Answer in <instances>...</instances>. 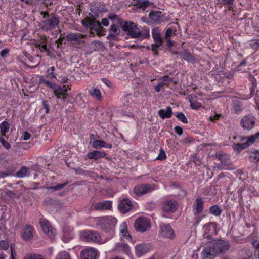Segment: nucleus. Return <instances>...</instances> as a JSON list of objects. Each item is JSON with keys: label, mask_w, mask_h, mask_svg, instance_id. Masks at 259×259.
Masks as SVG:
<instances>
[{"label": "nucleus", "mask_w": 259, "mask_h": 259, "mask_svg": "<svg viewBox=\"0 0 259 259\" xmlns=\"http://www.w3.org/2000/svg\"><path fill=\"white\" fill-rule=\"evenodd\" d=\"M226 246L222 240H215L209 242L201 253L202 259H212L220 254Z\"/></svg>", "instance_id": "1"}, {"label": "nucleus", "mask_w": 259, "mask_h": 259, "mask_svg": "<svg viewBox=\"0 0 259 259\" xmlns=\"http://www.w3.org/2000/svg\"><path fill=\"white\" fill-rule=\"evenodd\" d=\"M108 18L111 20H117L122 29L131 37H137L140 35V32L137 29V25L131 21H124L118 15L111 13Z\"/></svg>", "instance_id": "2"}, {"label": "nucleus", "mask_w": 259, "mask_h": 259, "mask_svg": "<svg viewBox=\"0 0 259 259\" xmlns=\"http://www.w3.org/2000/svg\"><path fill=\"white\" fill-rule=\"evenodd\" d=\"M80 238L83 241L100 244H104L107 242V239L102 238L100 233L90 230H85L80 232Z\"/></svg>", "instance_id": "3"}, {"label": "nucleus", "mask_w": 259, "mask_h": 259, "mask_svg": "<svg viewBox=\"0 0 259 259\" xmlns=\"http://www.w3.org/2000/svg\"><path fill=\"white\" fill-rule=\"evenodd\" d=\"M100 252L93 247H89L81 251V259H99Z\"/></svg>", "instance_id": "4"}, {"label": "nucleus", "mask_w": 259, "mask_h": 259, "mask_svg": "<svg viewBox=\"0 0 259 259\" xmlns=\"http://www.w3.org/2000/svg\"><path fill=\"white\" fill-rule=\"evenodd\" d=\"M97 226H114L116 224L117 220L113 217H102L95 219Z\"/></svg>", "instance_id": "5"}, {"label": "nucleus", "mask_w": 259, "mask_h": 259, "mask_svg": "<svg viewBox=\"0 0 259 259\" xmlns=\"http://www.w3.org/2000/svg\"><path fill=\"white\" fill-rule=\"evenodd\" d=\"M59 23V20L58 18L54 16H51L42 21L43 29L47 30L55 28Z\"/></svg>", "instance_id": "6"}, {"label": "nucleus", "mask_w": 259, "mask_h": 259, "mask_svg": "<svg viewBox=\"0 0 259 259\" xmlns=\"http://www.w3.org/2000/svg\"><path fill=\"white\" fill-rule=\"evenodd\" d=\"M240 123L244 130H250L254 125L255 118L250 115L245 116L241 119Z\"/></svg>", "instance_id": "7"}, {"label": "nucleus", "mask_w": 259, "mask_h": 259, "mask_svg": "<svg viewBox=\"0 0 259 259\" xmlns=\"http://www.w3.org/2000/svg\"><path fill=\"white\" fill-rule=\"evenodd\" d=\"M119 25L113 24H112L109 29V34L107 36V39L109 40H112L114 41L118 40L117 35H119L120 30L119 28Z\"/></svg>", "instance_id": "8"}, {"label": "nucleus", "mask_w": 259, "mask_h": 259, "mask_svg": "<svg viewBox=\"0 0 259 259\" xmlns=\"http://www.w3.org/2000/svg\"><path fill=\"white\" fill-rule=\"evenodd\" d=\"M132 208V203L128 199H123L122 200L118 205V209L120 211L124 214L131 210Z\"/></svg>", "instance_id": "9"}, {"label": "nucleus", "mask_w": 259, "mask_h": 259, "mask_svg": "<svg viewBox=\"0 0 259 259\" xmlns=\"http://www.w3.org/2000/svg\"><path fill=\"white\" fill-rule=\"evenodd\" d=\"M150 245L149 244L142 243L135 246L136 254L138 257H141L145 253L150 251Z\"/></svg>", "instance_id": "10"}, {"label": "nucleus", "mask_w": 259, "mask_h": 259, "mask_svg": "<svg viewBox=\"0 0 259 259\" xmlns=\"http://www.w3.org/2000/svg\"><path fill=\"white\" fill-rule=\"evenodd\" d=\"M152 190L150 184H144L136 186L134 188V192L137 195H143L146 194Z\"/></svg>", "instance_id": "11"}, {"label": "nucleus", "mask_w": 259, "mask_h": 259, "mask_svg": "<svg viewBox=\"0 0 259 259\" xmlns=\"http://www.w3.org/2000/svg\"><path fill=\"white\" fill-rule=\"evenodd\" d=\"M178 204L176 201H166L163 204V209L167 212L173 213L176 211Z\"/></svg>", "instance_id": "12"}, {"label": "nucleus", "mask_w": 259, "mask_h": 259, "mask_svg": "<svg viewBox=\"0 0 259 259\" xmlns=\"http://www.w3.org/2000/svg\"><path fill=\"white\" fill-rule=\"evenodd\" d=\"M115 250L123 252L128 256L132 257L131 248L127 244L124 243H117L115 246Z\"/></svg>", "instance_id": "13"}, {"label": "nucleus", "mask_w": 259, "mask_h": 259, "mask_svg": "<svg viewBox=\"0 0 259 259\" xmlns=\"http://www.w3.org/2000/svg\"><path fill=\"white\" fill-rule=\"evenodd\" d=\"M150 220L145 217H139L135 221L134 227H150Z\"/></svg>", "instance_id": "14"}, {"label": "nucleus", "mask_w": 259, "mask_h": 259, "mask_svg": "<svg viewBox=\"0 0 259 259\" xmlns=\"http://www.w3.org/2000/svg\"><path fill=\"white\" fill-rule=\"evenodd\" d=\"M62 240L64 242H68L74 237V233L72 228H63Z\"/></svg>", "instance_id": "15"}, {"label": "nucleus", "mask_w": 259, "mask_h": 259, "mask_svg": "<svg viewBox=\"0 0 259 259\" xmlns=\"http://www.w3.org/2000/svg\"><path fill=\"white\" fill-rule=\"evenodd\" d=\"M150 22L152 23H159L162 21V15L161 11H152L149 14Z\"/></svg>", "instance_id": "16"}, {"label": "nucleus", "mask_w": 259, "mask_h": 259, "mask_svg": "<svg viewBox=\"0 0 259 259\" xmlns=\"http://www.w3.org/2000/svg\"><path fill=\"white\" fill-rule=\"evenodd\" d=\"M152 36L155 43L152 45V50L155 51L162 45V39L160 33L154 30L152 31Z\"/></svg>", "instance_id": "17"}, {"label": "nucleus", "mask_w": 259, "mask_h": 259, "mask_svg": "<svg viewBox=\"0 0 259 259\" xmlns=\"http://www.w3.org/2000/svg\"><path fill=\"white\" fill-rule=\"evenodd\" d=\"M159 234L166 238L173 239L175 237V234L172 228H161Z\"/></svg>", "instance_id": "18"}, {"label": "nucleus", "mask_w": 259, "mask_h": 259, "mask_svg": "<svg viewBox=\"0 0 259 259\" xmlns=\"http://www.w3.org/2000/svg\"><path fill=\"white\" fill-rule=\"evenodd\" d=\"M112 207L111 202L109 201H106L95 204L94 209L96 210H108Z\"/></svg>", "instance_id": "19"}, {"label": "nucleus", "mask_w": 259, "mask_h": 259, "mask_svg": "<svg viewBox=\"0 0 259 259\" xmlns=\"http://www.w3.org/2000/svg\"><path fill=\"white\" fill-rule=\"evenodd\" d=\"M92 26L95 31L97 32V34L98 36H104L106 34L105 29L101 26L99 21H93Z\"/></svg>", "instance_id": "20"}, {"label": "nucleus", "mask_w": 259, "mask_h": 259, "mask_svg": "<svg viewBox=\"0 0 259 259\" xmlns=\"http://www.w3.org/2000/svg\"><path fill=\"white\" fill-rule=\"evenodd\" d=\"M114 234L115 230L113 228H104L101 236L102 238L107 239V242L114 236Z\"/></svg>", "instance_id": "21"}, {"label": "nucleus", "mask_w": 259, "mask_h": 259, "mask_svg": "<svg viewBox=\"0 0 259 259\" xmlns=\"http://www.w3.org/2000/svg\"><path fill=\"white\" fill-rule=\"evenodd\" d=\"M204 201L202 200L201 198H199L196 199L194 205L193 207L195 209V215L196 216L199 215V214L202 212L203 210V205Z\"/></svg>", "instance_id": "22"}, {"label": "nucleus", "mask_w": 259, "mask_h": 259, "mask_svg": "<svg viewBox=\"0 0 259 259\" xmlns=\"http://www.w3.org/2000/svg\"><path fill=\"white\" fill-rule=\"evenodd\" d=\"M106 153L105 152L95 150L87 154V156L89 159H94L95 160H97L99 159L104 157Z\"/></svg>", "instance_id": "23"}, {"label": "nucleus", "mask_w": 259, "mask_h": 259, "mask_svg": "<svg viewBox=\"0 0 259 259\" xmlns=\"http://www.w3.org/2000/svg\"><path fill=\"white\" fill-rule=\"evenodd\" d=\"M259 140V132L250 137H242L241 138V142L245 141L248 144V147L254 143L257 140Z\"/></svg>", "instance_id": "24"}, {"label": "nucleus", "mask_w": 259, "mask_h": 259, "mask_svg": "<svg viewBox=\"0 0 259 259\" xmlns=\"http://www.w3.org/2000/svg\"><path fill=\"white\" fill-rule=\"evenodd\" d=\"M21 235L24 240L26 241L30 240L34 235L33 228H24Z\"/></svg>", "instance_id": "25"}, {"label": "nucleus", "mask_w": 259, "mask_h": 259, "mask_svg": "<svg viewBox=\"0 0 259 259\" xmlns=\"http://www.w3.org/2000/svg\"><path fill=\"white\" fill-rule=\"evenodd\" d=\"M66 38L69 41L80 42L81 39L84 38V36L80 33H70L66 35Z\"/></svg>", "instance_id": "26"}, {"label": "nucleus", "mask_w": 259, "mask_h": 259, "mask_svg": "<svg viewBox=\"0 0 259 259\" xmlns=\"http://www.w3.org/2000/svg\"><path fill=\"white\" fill-rule=\"evenodd\" d=\"M46 43H47V38L46 37H44L43 38H42L41 39L40 42L37 45L36 48L40 49L41 52H46L47 55H49L50 53V50L47 47Z\"/></svg>", "instance_id": "27"}, {"label": "nucleus", "mask_w": 259, "mask_h": 259, "mask_svg": "<svg viewBox=\"0 0 259 259\" xmlns=\"http://www.w3.org/2000/svg\"><path fill=\"white\" fill-rule=\"evenodd\" d=\"M54 87L53 90L55 95H62L66 93L68 90H70V88L68 87V89L66 88L65 85L61 86L58 84H53Z\"/></svg>", "instance_id": "28"}, {"label": "nucleus", "mask_w": 259, "mask_h": 259, "mask_svg": "<svg viewBox=\"0 0 259 259\" xmlns=\"http://www.w3.org/2000/svg\"><path fill=\"white\" fill-rule=\"evenodd\" d=\"M172 109L170 107H167L165 110L160 109L158 111V114L162 119L170 118L172 115Z\"/></svg>", "instance_id": "29"}, {"label": "nucleus", "mask_w": 259, "mask_h": 259, "mask_svg": "<svg viewBox=\"0 0 259 259\" xmlns=\"http://www.w3.org/2000/svg\"><path fill=\"white\" fill-rule=\"evenodd\" d=\"M150 4L148 0H137L134 6L137 9L144 11Z\"/></svg>", "instance_id": "30"}, {"label": "nucleus", "mask_w": 259, "mask_h": 259, "mask_svg": "<svg viewBox=\"0 0 259 259\" xmlns=\"http://www.w3.org/2000/svg\"><path fill=\"white\" fill-rule=\"evenodd\" d=\"M92 48L95 51H104L105 48L103 43L99 40H95L91 44Z\"/></svg>", "instance_id": "31"}, {"label": "nucleus", "mask_w": 259, "mask_h": 259, "mask_svg": "<svg viewBox=\"0 0 259 259\" xmlns=\"http://www.w3.org/2000/svg\"><path fill=\"white\" fill-rule=\"evenodd\" d=\"M189 101L191 107L193 109H197L201 106V104L197 101V97L194 95L190 96Z\"/></svg>", "instance_id": "32"}, {"label": "nucleus", "mask_w": 259, "mask_h": 259, "mask_svg": "<svg viewBox=\"0 0 259 259\" xmlns=\"http://www.w3.org/2000/svg\"><path fill=\"white\" fill-rule=\"evenodd\" d=\"M182 57L184 60L189 62H193L195 60L194 57L191 55V53L187 50H184L182 51Z\"/></svg>", "instance_id": "33"}, {"label": "nucleus", "mask_w": 259, "mask_h": 259, "mask_svg": "<svg viewBox=\"0 0 259 259\" xmlns=\"http://www.w3.org/2000/svg\"><path fill=\"white\" fill-rule=\"evenodd\" d=\"M29 175V169L26 166H23L16 172L18 178H23Z\"/></svg>", "instance_id": "34"}, {"label": "nucleus", "mask_w": 259, "mask_h": 259, "mask_svg": "<svg viewBox=\"0 0 259 259\" xmlns=\"http://www.w3.org/2000/svg\"><path fill=\"white\" fill-rule=\"evenodd\" d=\"M10 124L7 121H4L0 124V130L2 135L6 136V134L9 131Z\"/></svg>", "instance_id": "35"}, {"label": "nucleus", "mask_w": 259, "mask_h": 259, "mask_svg": "<svg viewBox=\"0 0 259 259\" xmlns=\"http://www.w3.org/2000/svg\"><path fill=\"white\" fill-rule=\"evenodd\" d=\"M222 211V209L217 205L211 206L209 210V212L214 216L220 215Z\"/></svg>", "instance_id": "36"}, {"label": "nucleus", "mask_w": 259, "mask_h": 259, "mask_svg": "<svg viewBox=\"0 0 259 259\" xmlns=\"http://www.w3.org/2000/svg\"><path fill=\"white\" fill-rule=\"evenodd\" d=\"M90 94L95 97L97 99L100 100L102 99V96L100 90L98 89L92 88L90 90Z\"/></svg>", "instance_id": "37"}, {"label": "nucleus", "mask_w": 259, "mask_h": 259, "mask_svg": "<svg viewBox=\"0 0 259 259\" xmlns=\"http://www.w3.org/2000/svg\"><path fill=\"white\" fill-rule=\"evenodd\" d=\"M43 232L51 238L54 237L56 234L55 228H41Z\"/></svg>", "instance_id": "38"}, {"label": "nucleus", "mask_w": 259, "mask_h": 259, "mask_svg": "<svg viewBox=\"0 0 259 259\" xmlns=\"http://www.w3.org/2000/svg\"><path fill=\"white\" fill-rule=\"evenodd\" d=\"M68 183H69V182L66 181L63 184H57L54 186L47 187V189L49 190H54V191L60 190L62 189V188H63L64 187H65V186H66L68 184Z\"/></svg>", "instance_id": "39"}, {"label": "nucleus", "mask_w": 259, "mask_h": 259, "mask_svg": "<svg viewBox=\"0 0 259 259\" xmlns=\"http://www.w3.org/2000/svg\"><path fill=\"white\" fill-rule=\"evenodd\" d=\"M241 142V143H238L234 145L233 149H234V150L239 152L243 149H244L248 147V144H246L245 141H243Z\"/></svg>", "instance_id": "40"}, {"label": "nucleus", "mask_w": 259, "mask_h": 259, "mask_svg": "<svg viewBox=\"0 0 259 259\" xmlns=\"http://www.w3.org/2000/svg\"><path fill=\"white\" fill-rule=\"evenodd\" d=\"M120 235L121 237L127 240H132V238L131 235L127 230V228H123L122 229L120 230Z\"/></svg>", "instance_id": "41"}, {"label": "nucleus", "mask_w": 259, "mask_h": 259, "mask_svg": "<svg viewBox=\"0 0 259 259\" xmlns=\"http://www.w3.org/2000/svg\"><path fill=\"white\" fill-rule=\"evenodd\" d=\"M252 244L255 248L254 255L259 259V236L253 240Z\"/></svg>", "instance_id": "42"}, {"label": "nucleus", "mask_w": 259, "mask_h": 259, "mask_svg": "<svg viewBox=\"0 0 259 259\" xmlns=\"http://www.w3.org/2000/svg\"><path fill=\"white\" fill-rule=\"evenodd\" d=\"M137 29L140 32V35L137 37H132V38H141V39H144L146 38H148L150 37L149 30L148 29H145L144 31L143 32L138 27Z\"/></svg>", "instance_id": "43"}, {"label": "nucleus", "mask_w": 259, "mask_h": 259, "mask_svg": "<svg viewBox=\"0 0 259 259\" xmlns=\"http://www.w3.org/2000/svg\"><path fill=\"white\" fill-rule=\"evenodd\" d=\"M24 259H46L45 256L37 253H29L27 254Z\"/></svg>", "instance_id": "44"}, {"label": "nucleus", "mask_w": 259, "mask_h": 259, "mask_svg": "<svg viewBox=\"0 0 259 259\" xmlns=\"http://www.w3.org/2000/svg\"><path fill=\"white\" fill-rule=\"evenodd\" d=\"M105 142L99 140H95L92 141L93 147L96 149H100L104 147Z\"/></svg>", "instance_id": "45"}, {"label": "nucleus", "mask_w": 259, "mask_h": 259, "mask_svg": "<svg viewBox=\"0 0 259 259\" xmlns=\"http://www.w3.org/2000/svg\"><path fill=\"white\" fill-rule=\"evenodd\" d=\"M93 20H92L90 19H87L85 20H83L81 21L82 25L83 26L87 29H91V27H92V21Z\"/></svg>", "instance_id": "46"}, {"label": "nucleus", "mask_w": 259, "mask_h": 259, "mask_svg": "<svg viewBox=\"0 0 259 259\" xmlns=\"http://www.w3.org/2000/svg\"><path fill=\"white\" fill-rule=\"evenodd\" d=\"M56 259H71L68 252L66 251L60 252L57 255Z\"/></svg>", "instance_id": "47"}, {"label": "nucleus", "mask_w": 259, "mask_h": 259, "mask_svg": "<svg viewBox=\"0 0 259 259\" xmlns=\"http://www.w3.org/2000/svg\"><path fill=\"white\" fill-rule=\"evenodd\" d=\"M177 118L184 123L188 122L187 119L182 112L178 113L176 115Z\"/></svg>", "instance_id": "48"}, {"label": "nucleus", "mask_w": 259, "mask_h": 259, "mask_svg": "<svg viewBox=\"0 0 259 259\" xmlns=\"http://www.w3.org/2000/svg\"><path fill=\"white\" fill-rule=\"evenodd\" d=\"M250 45L253 49H257L259 48V36L257 37V39L252 40Z\"/></svg>", "instance_id": "49"}, {"label": "nucleus", "mask_w": 259, "mask_h": 259, "mask_svg": "<svg viewBox=\"0 0 259 259\" xmlns=\"http://www.w3.org/2000/svg\"><path fill=\"white\" fill-rule=\"evenodd\" d=\"M43 203L45 205H55L56 203V201L52 198H47L44 200Z\"/></svg>", "instance_id": "50"}, {"label": "nucleus", "mask_w": 259, "mask_h": 259, "mask_svg": "<svg viewBox=\"0 0 259 259\" xmlns=\"http://www.w3.org/2000/svg\"><path fill=\"white\" fill-rule=\"evenodd\" d=\"M172 81V78L166 75L162 78V81H161V82L163 83V85H168Z\"/></svg>", "instance_id": "51"}, {"label": "nucleus", "mask_w": 259, "mask_h": 259, "mask_svg": "<svg viewBox=\"0 0 259 259\" xmlns=\"http://www.w3.org/2000/svg\"><path fill=\"white\" fill-rule=\"evenodd\" d=\"M39 224L41 227H51L50 222L46 219H40L39 220Z\"/></svg>", "instance_id": "52"}, {"label": "nucleus", "mask_w": 259, "mask_h": 259, "mask_svg": "<svg viewBox=\"0 0 259 259\" xmlns=\"http://www.w3.org/2000/svg\"><path fill=\"white\" fill-rule=\"evenodd\" d=\"M0 142H1L2 145L6 149H9L11 147L10 143L7 142L3 137H0Z\"/></svg>", "instance_id": "53"}, {"label": "nucleus", "mask_w": 259, "mask_h": 259, "mask_svg": "<svg viewBox=\"0 0 259 259\" xmlns=\"http://www.w3.org/2000/svg\"><path fill=\"white\" fill-rule=\"evenodd\" d=\"M42 108L46 110V113H49L50 111V105L48 101L42 102Z\"/></svg>", "instance_id": "54"}, {"label": "nucleus", "mask_w": 259, "mask_h": 259, "mask_svg": "<svg viewBox=\"0 0 259 259\" xmlns=\"http://www.w3.org/2000/svg\"><path fill=\"white\" fill-rule=\"evenodd\" d=\"M40 82L45 83L46 85L50 87L52 89H53L54 87L53 84H56L55 83L50 82L42 78H41Z\"/></svg>", "instance_id": "55"}, {"label": "nucleus", "mask_w": 259, "mask_h": 259, "mask_svg": "<svg viewBox=\"0 0 259 259\" xmlns=\"http://www.w3.org/2000/svg\"><path fill=\"white\" fill-rule=\"evenodd\" d=\"M55 70V67L54 66H52L50 69L48 70V75H50L51 79L55 77V75L54 73V71Z\"/></svg>", "instance_id": "56"}, {"label": "nucleus", "mask_w": 259, "mask_h": 259, "mask_svg": "<svg viewBox=\"0 0 259 259\" xmlns=\"http://www.w3.org/2000/svg\"><path fill=\"white\" fill-rule=\"evenodd\" d=\"M6 195L11 199H13L16 197V194L11 190H7L5 192Z\"/></svg>", "instance_id": "57"}, {"label": "nucleus", "mask_w": 259, "mask_h": 259, "mask_svg": "<svg viewBox=\"0 0 259 259\" xmlns=\"http://www.w3.org/2000/svg\"><path fill=\"white\" fill-rule=\"evenodd\" d=\"M9 247V244L5 241H0V248L3 250H7Z\"/></svg>", "instance_id": "58"}, {"label": "nucleus", "mask_w": 259, "mask_h": 259, "mask_svg": "<svg viewBox=\"0 0 259 259\" xmlns=\"http://www.w3.org/2000/svg\"><path fill=\"white\" fill-rule=\"evenodd\" d=\"M172 29L171 28H168L165 32V37L166 39L169 38V37L172 35Z\"/></svg>", "instance_id": "59"}, {"label": "nucleus", "mask_w": 259, "mask_h": 259, "mask_svg": "<svg viewBox=\"0 0 259 259\" xmlns=\"http://www.w3.org/2000/svg\"><path fill=\"white\" fill-rule=\"evenodd\" d=\"M165 158H166V154L165 153L164 151L161 150L158 156L157 157V159L161 160H163Z\"/></svg>", "instance_id": "60"}, {"label": "nucleus", "mask_w": 259, "mask_h": 259, "mask_svg": "<svg viewBox=\"0 0 259 259\" xmlns=\"http://www.w3.org/2000/svg\"><path fill=\"white\" fill-rule=\"evenodd\" d=\"M9 52V50L8 48L4 49L0 52V56L2 58H5Z\"/></svg>", "instance_id": "61"}, {"label": "nucleus", "mask_w": 259, "mask_h": 259, "mask_svg": "<svg viewBox=\"0 0 259 259\" xmlns=\"http://www.w3.org/2000/svg\"><path fill=\"white\" fill-rule=\"evenodd\" d=\"M175 131L177 134H178L180 136L182 135L183 133V129L179 126H176L175 127Z\"/></svg>", "instance_id": "62"}, {"label": "nucleus", "mask_w": 259, "mask_h": 259, "mask_svg": "<svg viewBox=\"0 0 259 259\" xmlns=\"http://www.w3.org/2000/svg\"><path fill=\"white\" fill-rule=\"evenodd\" d=\"M30 134L29 132L25 131L23 135V140H28L30 138Z\"/></svg>", "instance_id": "63"}, {"label": "nucleus", "mask_w": 259, "mask_h": 259, "mask_svg": "<svg viewBox=\"0 0 259 259\" xmlns=\"http://www.w3.org/2000/svg\"><path fill=\"white\" fill-rule=\"evenodd\" d=\"M102 80L107 86L109 87H111L112 86L111 82L110 80H108L107 79L103 78L102 79Z\"/></svg>", "instance_id": "64"}]
</instances>
